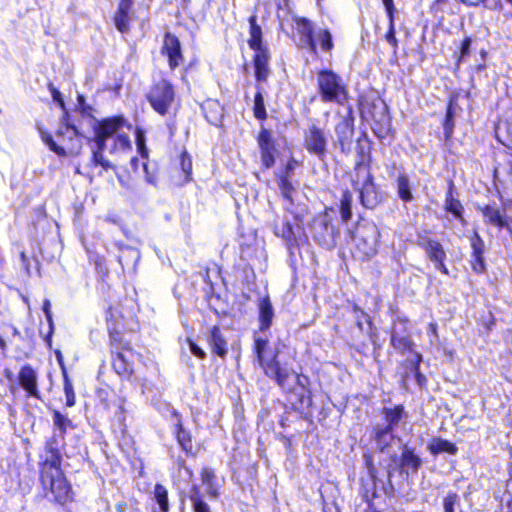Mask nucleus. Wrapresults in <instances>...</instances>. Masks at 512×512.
<instances>
[{
    "mask_svg": "<svg viewBox=\"0 0 512 512\" xmlns=\"http://www.w3.org/2000/svg\"><path fill=\"white\" fill-rule=\"evenodd\" d=\"M103 317L112 369L122 380L130 381L135 372L134 362L130 357H141L133 346V341L140 332L138 317L133 308L122 301L108 302L103 308Z\"/></svg>",
    "mask_w": 512,
    "mask_h": 512,
    "instance_id": "obj_1",
    "label": "nucleus"
},
{
    "mask_svg": "<svg viewBox=\"0 0 512 512\" xmlns=\"http://www.w3.org/2000/svg\"><path fill=\"white\" fill-rule=\"evenodd\" d=\"M252 352L264 375L274 381L286 394V400L290 408L301 414H310L313 405L312 392L303 385L300 389L287 388L291 373L286 364L280 361V351L273 350L267 338L255 336Z\"/></svg>",
    "mask_w": 512,
    "mask_h": 512,
    "instance_id": "obj_2",
    "label": "nucleus"
},
{
    "mask_svg": "<svg viewBox=\"0 0 512 512\" xmlns=\"http://www.w3.org/2000/svg\"><path fill=\"white\" fill-rule=\"evenodd\" d=\"M64 456L38 454V496L53 506L69 508L76 493L63 468Z\"/></svg>",
    "mask_w": 512,
    "mask_h": 512,
    "instance_id": "obj_3",
    "label": "nucleus"
},
{
    "mask_svg": "<svg viewBox=\"0 0 512 512\" xmlns=\"http://www.w3.org/2000/svg\"><path fill=\"white\" fill-rule=\"evenodd\" d=\"M59 122L55 137L43 123H37V131L42 142L59 157H78L82 153L85 140L79 121L72 113H65L60 116Z\"/></svg>",
    "mask_w": 512,
    "mask_h": 512,
    "instance_id": "obj_4",
    "label": "nucleus"
},
{
    "mask_svg": "<svg viewBox=\"0 0 512 512\" xmlns=\"http://www.w3.org/2000/svg\"><path fill=\"white\" fill-rule=\"evenodd\" d=\"M357 105L361 119L370 126L379 140L392 136V117L389 107L377 91L368 89L359 93Z\"/></svg>",
    "mask_w": 512,
    "mask_h": 512,
    "instance_id": "obj_5",
    "label": "nucleus"
},
{
    "mask_svg": "<svg viewBox=\"0 0 512 512\" xmlns=\"http://www.w3.org/2000/svg\"><path fill=\"white\" fill-rule=\"evenodd\" d=\"M292 21L299 36L301 48L306 49L314 56H317L319 51L332 54L335 44L330 29L321 28L315 32L314 23L304 16L294 15Z\"/></svg>",
    "mask_w": 512,
    "mask_h": 512,
    "instance_id": "obj_6",
    "label": "nucleus"
},
{
    "mask_svg": "<svg viewBox=\"0 0 512 512\" xmlns=\"http://www.w3.org/2000/svg\"><path fill=\"white\" fill-rule=\"evenodd\" d=\"M248 23L249 38L247 43L249 48L254 51L252 55L254 77L257 83H265L271 74V53L269 47L264 43L262 28L257 22L255 13L249 16Z\"/></svg>",
    "mask_w": 512,
    "mask_h": 512,
    "instance_id": "obj_7",
    "label": "nucleus"
},
{
    "mask_svg": "<svg viewBox=\"0 0 512 512\" xmlns=\"http://www.w3.org/2000/svg\"><path fill=\"white\" fill-rule=\"evenodd\" d=\"M381 232L373 221H361L355 226L352 234L353 257L367 261L378 253Z\"/></svg>",
    "mask_w": 512,
    "mask_h": 512,
    "instance_id": "obj_8",
    "label": "nucleus"
},
{
    "mask_svg": "<svg viewBox=\"0 0 512 512\" xmlns=\"http://www.w3.org/2000/svg\"><path fill=\"white\" fill-rule=\"evenodd\" d=\"M317 92L324 103H335L344 105L350 99L347 84L343 78L334 70L324 68L318 71Z\"/></svg>",
    "mask_w": 512,
    "mask_h": 512,
    "instance_id": "obj_9",
    "label": "nucleus"
},
{
    "mask_svg": "<svg viewBox=\"0 0 512 512\" xmlns=\"http://www.w3.org/2000/svg\"><path fill=\"white\" fill-rule=\"evenodd\" d=\"M145 99L155 113L165 117L177 103L175 86L168 78L155 80L146 92Z\"/></svg>",
    "mask_w": 512,
    "mask_h": 512,
    "instance_id": "obj_10",
    "label": "nucleus"
},
{
    "mask_svg": "<svg viewBox=\"0 0 512 512\" xmlns=\"http://www.w3.org/2000/svg\"><path fill=\"white\" fill-rule=\"evenodd\" d=\"M333 210L332 206H326L314 215L310 223L312 238L325 250L334 249L340 235L338 228L333 224Z\"/></svg>",
    "mask_w": 512,
    "mask_h": 512,
    "instance_id": "obj_11",
    "label": "nucleus"
},
{
    "mask_svg": "<svg viewBox=\"0 0 512 512\" xmlns=\"http://www.w3.org/2000/svg\"><path fill=\"white\" fill-rule=\"evenodd\" d=\"M53 424L58 432H53L43 443L39 454L64 456L66 452V434L68 430L75 429V424L65 414L57 409L52 410Z\"/></svg>",
    "mask_w": 512,
    "mask_h": 512,
    "instance_id": "obj_12",
    "label": "nucleus"
},
{
    "mask_svg": "<svg viewBox=\"0 0 512 512\" xmlns=\"http://www.w3.org/2000/svg\"><path fill=\"white\" fill-rule=\"evenodd\" d=\"M351 186L359 192V201L366 209H374L383 202V195L371 172L351 175Z\"/></svg>",
    "mask_w": 512,
    "mask_h": 512,
    "instance_id": "obj_13",
    "label": "nucleus"
},
{
    "mask_svg": "<svg viewBox=\"0 0 512 512\" xmlns=\"http://www.w3.org/2000/svg\"><path fill=\"white\" fill-rule=\"evenodd\" d=\"M302 146L306 152L324 161L329 153V137L325 128L313 122L303 132Z\"/></svg>",
    "mask_w": 512,
    "mask_h": 512,
    "instance_id": "obj_14",
    "label": "nucleus"
},
{
    "mask_svg": "<svg viewBox=\"0 0 512 512\" xmlns=\"http://www.w3.org/2000/svg\"><path fill=\"white\" fill-rule=\"evenodd\" d=\"M255 139L259 150L262 171L273 168L280 156V150L272 130L265 125H260Z\"/></svg>",
    "mask_w": 512,
    "mask_h": 512,
    "instance_id": "obj_15",
    "label": "nucleus"
},
{
    "mask_svg": "<svg viewBox=\"0 0 512 512\" xmlns=\"http://www.w3.org/2000/svg\"><path fill=\"white\" fill-rule=\"evenodd\" d=\"M392 461L399 476L408 479L417 475L423 467L424 459L414 446L403 444L399 455H393Z\"/></svg>",
    "mask_w": 512,
    "mask_h": 512,
    "instance_id": "obj_16",
    "label": "nucleus"
},
{
    "mask_svg": "<svg viewBox=\"0 0 512 512\" xmlns=\"http://www.w3.org/2000/svg\"><path fill=\"white\" fill-rule=\"evenodd\" d=\"M429 231L418 232L416 235V245L425 250L427 258L434 264L435 268L443 275H449L446 266V251L442 244L429 236Z\"/></svg>",
    "mask_w": 512,
    "mask_h": 512,
    "instance_id": "obj_17",
    "label": "nucleus"
},
{
    "mask_svg": "<svg viewBox=\"0 0 512 512\" xmlns=\"http://www.w3.org/2000/svg\"><path fill=\"white\" fill-rule=\"evenodd\" d=\"M124 127L131 129L132 125L128 122L123 114H117L109 117L95 120L93 126L94 141L103 146L109 138L115 137Z\"/></svg>",
    "mask_w": 512,
    "mask_h": 512,
    "instance_id": "obj_18",
    "label": "nucleus"
},
{
    "mask_svg": "<svg viewBox=\"0 0 512 512\" xmlns=\"http://www.w3.org/2000/svg\"><path fill=\"white\" fill-rule=\"evenodd\" d=\"M373 142L366 132H361L356 139V161L353 165V174L358 175L372 171Z\"/></svg>",
    "mask_w": 512,
    "mask_h": 512,
    "instance_id": "obj_19",
    "label": "nucleus"
},
{
    "mask_svg": "<svg viewBox=\"0 0 512 512\" xmlns=\"http://www.w3.org/2000/svg\"><path fill=\"white\" fill-rule=\"evenodd\" d=\"M335 133L340 152L349 155L355 134V117L351 106H348L346 115L336 124Z\"/></svg>",
    "mask_w": 512,
    "mask_h": 512,
    "instance_id": "obj_20",
    "label": "nucleus"
},
{
    "mask_svg": "<svg viewBox=\"0 0 512 512\" xmlns=\"http://www.w3.org/2000/svg\"><path fill=\"white\" fill-rule=\"evenodd\" d=\"M301 165V162L295 157L290 156L284 166L275 173V179L280 193L286 201L293 203V193L295 187L292 182L294 170Z\"/></svg>",
    "mask_w": 512,
    "mask_h": 512,
    "instance_id": "obj_21",
    "label": "nucleus"
},
{
    "mask_svg": "<svg viewBox=\"0 0 512 512\" xmlns=\"http://www.w3.org/2000/svg\"><path fill=\"white\" fill-rule=\"evenodd\" d=\"M483 217V221L487 226L495 227L499 231L506 229L512 234L510 219L507 215L505 207H499L495 202L476 207Z\"/></svg>",
    "mask_w": 512,
    "mask_h": 512,
    "instance_id": "obj_22",
    "label": "nucleus"
},
{
    "mask_svg": "<svg viewBox=\"0 0 512 512\" xmlns=\"http://www.w3.org/2000/svg\"><path fill=\"white\" fill-rule=\"evenodd\" d=\"M171 416L176 419L172 426V434L181 450L188 457H196L197 450L193 443L192 432L184 426L182 416L178 411H172Z\"/></svg>",
    "mask_w": 512,
    "mask_h": 512,
    "instance_id": "obj_23",
    "label": "nucleus"
},
{
    "mask_svg": "<svg viewBox=\"0 0 512 512\" xmlns=\"http://www.w3.org/2000/svg\"><path fill=\"white\" fill-rule=\"evenodd\" d=\"M160 53L167 59L168 67L171 71H174L184 61L181 42L171 32H165Z\"/></svg>",
    "mask_w": 512,
    "mask_h": 512,
    "instance_id": "obj_24",
    "label": "nucleus"
},
{
    "mask_svg": "<svg viewBox=\"0 0 512 512\" xmlns=\"http://www.w3.org/2000/svg\"><path fill=\"white\" fill-rule=\"evenodd\" d=\"M18 387L22 388L27 398L40 399L41 393L38 387V375L35 368L26 363L20 367L16 377Z\"/></svg>",
    "mask_w": 512,
    "mask_h": 512,
    "instance_id": "obj_25",
    "label": "nucleus"
},
{
    "mask_svg": "<svg viewBox=\"0 0 512 512\" xmlns=\"http://www.w3.org/2000/svg\"><path fill=\"white\" fill-rule=\"evenodd\" d=\"M447 189L445 192L443 209L451 214L462 225H466L467 221L464 216L465 208L461 200L458 198V190L452 178L447 179Z\"/></svg>",
    "mask_w": 512,
    "mask_h": 512,
    "instance_id": "obj_26",
    "label": "nucleus"
},
{
    "mask_svg": "<svg viewBox=\"0 0 512 512\" xmlns=\"http://www.w3.org/2000/svg\"><path fill=\"white\" fill-rule=\"evenodd\" d=\"M469 240L471 246L469 264L471 270L477 275H482L487 270V265L484 257V240L476 230H474L472 234L469 236Z\"/></svg>",
    "mask_w": 512,
    "mask_h": 512,
    "instance_id": "obj_27",
    "label": "nucleus"
},
{
    "mask_svg": "<svg viewBox=\"0 0 512 512\" xmlns=\"http://www.w3.org/2000/svg\"><path fill=\"white\" fill-rule=\"evenodd\" d=\"M134 0H119L115 13L113 15V22L116 29L122 33H128L130 24L133 19Z\"/></svg>",
    "mask_w": 512,
    "mask_h": 512,
    "instance_id": "obj_28",
    "label": "nucleus"
},
{
    "mask_svg": "<svg viewBox=\"0 0 512 512\" xmlns=\"http://www.w3.org/2000/svg\"><path fill=\"white\" fill-rule=\"evenodd\" d=\"M380 414L384 421L383 426L393 431L400 425L401 422L407 420L409 417V414L404 404L402 403L391 407H383L380 411Z\"/></svg>",
    "mask_w": 512,
    "mask_h": 512,
    "instance_id": "obj_29",
    "label": "nucleus"
},
{
    "mask_svg": "<svg viewBox=\"0 0 512 512\" xmlns=\"http://www.w3.org/2000/svg\"><path fill=\"white\" fill-rule=\"evenodd\" d=\"M379 478H360L359 494L366 503V512L376 509L375 499L378 498Z\"/></svg>",
    "mask_w": 512,
    "mask_h": 512,
    "instance_id": "obj_30",
    "label": "nucleus"
},
{
    "mask_svg": "<svg viewBox=\"0 0 512 512\" xmlns=\"http://www.w3.org/2000/svg\"><path fill=\"white\" fill-rule=\"evenodd\" d=\"M257 309L258 330L260 332H266L271 328L275 316L274 308L268 295L259 298L257 302Z\"/></svg>",
    "mask_w": 512,
    "mask_h": 512,
    "instance_id": "obj_31",
    "label": "nucleus"
},
{
    "mask_svg": "<svg viewBox=\"0 0 512 512\" xmlns=\"http://www.w3.org/2000/svg\"><path fill=\"white\" fill-rule=\"evenodd\" d=\"M179 165L176 168L175 183L183 186L192 181V157L186 148H183L178 156Z\"/></svg>",
    "mask_w": 512,
    "mask_h": 512,
    "instance_id": "obj_32",
    "label": "nucleus"
},
{
    "mask_svg": "<svg viewBox=\"0 0 512 512\" xmlns=\"http://www.w3.org/2000/svg\"><path fill=\"white\" fill-rule=\"evenodd\" d=\"M351 311L354 315L355 326L361 332H364L366 330L367 335L369 336L371 341L375 342V338H377V333L376 328L374 327L372 317L356 303H352Z\"/></svg>",
    "mask_w": 512,
    "mask_h": 512,
    "instance_id": "obj_33",
    "label": "nucleus"
},
{
    "mask_svg": "<svg viewBox=\"0 0 512 512\" xmlns=\"http://www.w3.org/2000/svg\"><path fill=\"white\" fill-rule=\"evenodd\" d=\"M384 5L386 15L388 18V29L384 34V39L391 46L393 53L396 54L399 49V41L396 37V29H395V13L396 8L394 5V0H382Z\"/></svg>",
    "mask_w": 512,
    "mask_h": 512,
    "instance_id": "obj_34",
    "label": "nucleus"
},
{
    "mask_svg": "<svg viewBox=\"0 0 512 512\" xmlns=\"http://www.w3.org/2000/svg\"><path fill=\"white\" fill-rule=\"evenodd\" d=\"M393 432V430L383 425H375L372 427L370 436L378 452L384 453L391 447L394 439Z\"/></svg>",
    "mask_w": 512,
    "mask_h": 512,
    "instance_id": "obj_35",
    "label": "nucleus"
},
{
    "mask_svg": "<svg viewBox=\"0 0 512 512\" xmlns=\"http://www.w3.org/2000/svg\"><path fill=\"white\" fill-rule=\"evenodd\" d=\"M151 499L155 503L152 512H171L172 505L170 503L169 490L162 483L154 485Z\"/></svg>",
    "mask_w": 512,
    "mask_h": 512,
    "instance_id": "obj_36",
    "label": "nucleus"
},
{
    "mask_svg": "<svg viewBox=\"0 0 512 512\" xmlns=\"http://www.w3.org/2000/svg\"><path fill=\"white\" fill-rule=\"evenodd\" d=\"M209 347L215 355L224 359L228 354V344L218 325H214L209 330Z\"/></svg>",
    "mask_w": 512,
    "mask_h": 512,
    "instance_id": "obj_37",
    "label": "nucleus"
},
{
    "mask_svg": "<svg viewBox=\"0 0 512 512\" xmlns=\"http://www.w3.org/2000/svg\"><path fill=\"white\" fill-rule=\"evenodd\" d=\"M390 345L401 355L412 354L415 359V354L418 352L415 349V343L412 341L408 333L400 335L395 330L390 334Z\"/></svg>",
    "mask_w": 512,
    "mask_h": 512,
    "instance_id": "obj_38",
    "label": "nucleus"
},
{
    "mask_svg": "<svg viewBox=\"0 0 512 512\" xmlns=\"http://www.w3.org/2000/svg\"><path fill=\"white\" fill-rule=\"evenodd\" d=\"M427 450L433 456H437L442 453L456 455L458 447L455 443L447 439L442 437H433L427 443Z\"/></svg>",
    "mask_w": 512,
    "mask_h": 512,
    "instance_id": "obj_39",
    "label": "nucleus"
},
{
    "mask_svg": "<svg viewBox=\"0 0 512 512\" xmlns=\"http://www.w3.org/2000/svg\"><path fill=\"white\" fill-rule=\"evenodd\" d=\"M274 233L276 236L283 238L289 249L299 248L300 241L296 235L294 225L289 221H283L280 226L275 225Z\"/></svg>",
    "mask_w": 512,
    "mask_h": 512,
    "instance_id": "obj_40",
    "label": "nucleus"
},
{
    "mask_svg": "<svg viewBox=\"0 0 512 512\" xmlns=\"http://www.w3.org/2000/svg\"><path fill=\"white\" fill-rule=\"evenodd\" d=\"M188 498L192 512H213L197 484L191 486Z\"/></svg>",
    "mask_w": 512,
    "mask_h": 512,
    "instance_id": "obj_41",
    "label": "nucleus"
},
{
    "mask_svg": "<svg viewBox=\"0 0 512 512\" xmlns=\"http://www.w3.org/2000/svg\"><path fill=\"white\" fill-rule=\"evenodd\" d=\"M256 89L257 90L254 94L252 112L254 118L258 120L261 123V125H264L263 123L267 120L268 113L266 110L263 89L260 85H256Z\"/></svg>",
    "mask_w": 512,
    "mask_h": 512,
    "instance_id": "obj_42",
    "label": "nucleus"
},
{
    "mask_svg": "<svg viewBox=\"0 0 512 512\" xmlns=\"http://www.w3.org/2000/svg\"><path fill=\"white\" fill-rule=\"evenodd\" d=\"M396 188L398 197L405 203L411 202L414 199L410 179L407 174L400 173L396 178Z\"/></svg>",
    "mask_w": 512,
    "mask_h": 512,
    "instance_id": "obj_43",
    "label": "nucleus"
},
{
    "mask_svg": "<svg viewBox=\"0 0 512 512\" xmlns=\"http://www.w3.org/2000/svg\"><path fill=\"white\" fill-rule=\"evenodd\" d=\"M71 111L73 115L77 113L82 118L96 120L94 116L95 108L87 102L85 95L82 93L77 94L75 107Z\"/></svg>",
    "mask_w": 512,
    "mask_h": 512,
    "instance_id": "obj_44",
    "label": "nucleus"
},
{
    "mask_svg": "<svg viewBox=\"0 0 512 512\" xmlns=\"http://www.w3.org/2000/svg\"><path fill=\"white\" fill-rule=\"evenodd\" d=\"M352 203H353L352 193L348 188H346L342 191L340 203L338 205L340 215H341V220L344 223H347L352 219V216H353Z\"/></svg>",
    "mask_w": 512,
    "mask_h": 512,
    "instance_id": "obj_45",
    "label": "nucleus"
},
{
    "mask_svg": "<svg viewBox=\"0 0 512 512\" xmlns=\"http://www.w3.org/2000/svg\"><path fill=\"white\" fill-rule=\"evenodd\" d=\"M62 378H63V391L65 394V406L73 407L76 405V394L74 391V386L72 381L69 378L68 372L65 367H62Z\"/></svg>",
    "mask_w": 512,
    "mask_h": 512,
    "instance_id": "obj_46",
    "label": "nucleus"
},
{
    "mask_svg": "<svg viewBox=\"0 0 512 512\" xmlns=\"http://www.w3.org/2000/svg\"><path fill=\"white\" fill-rule=\"evenodd\" d=\"M442 504L444 512H462L460 496L456 491H448L443 498Z\"/></svg>",
    "mask_w": 512,
    "mask_h": 512,
    "instance_id": "obj_47",
    "label": "nucleus"
},
{
    "mask_svg": "<svg viewBox=\"0 0 512 512\" xmlns=\"http://www.w3.org/2000/svg\"><path fill=\"white\" fill-rule=\"evenodd\" d=\"M42 310L46 316V320L48 322V331L45 334L44 340L49 348L52 346V336L54 333V322L53 315L51 311V302L49 299H45L42 304Z\"/></svg>",
    "mask_w": 512,
    "mask_h": 512,
    "instance_id": "obj_48",
    "label": "nucleus"
},
{
    "mask_svg": "<svg viewBox=\"0 0 512 512\" xmlns=\"http://www.w3.org/2000/svg\"><path fill=\"white\" fill-rule=\"evenodd\" d=\"M96 146V150L92 153L91 162L94 166H101L103 170L108 171L112 168V165L104 156L106 144L103 143V146H101L99 143H96Z\"/></svg>",
    "mask_w": 512,
    "mask_h": 512,
    "instance_id": "obj_49",
    "label": "nucleus"
},
{
    "mask_svg": "<svg viewBox=\"0 0 512 512\" xmlns=\"http://www.w3.org/2000/svg\"><path fill=\"white\" fill-rule=\"evenodd\" d=\"M422 360H423V357H422L421 353L415 354V359H413L411 362V365H412L411 369L415 376L418 386L423 389H427L428 380H427L426 376L420 370V365H421Z\"/></svg>",
    "mask_w": 512,
    "mask_h": 512,
    "instance_id": "obj_50",
    "label": "nucleus"
},
{
    "mask_svg": "<svg viewBox=\"0 0 512 512\" xmlns=\"http://www.w3.org/2000/svg\"><path fill=\"white\" fill-rule=\"evenodd\" d=\"M47 88L51 94L53 101L56 102L59 108L62 110L61 115H65V113H72V111L68 109L66 106L63 94L51 81L47 83Z\"/></svg>",
    "mask_w": 512,
    "mask_h": 512,
    "instance_id": "obj_51",
    "label": "nucleus"
},
{
    "mask_svg": "<svg viewBox=\"0 0 512 512\" xmlns=\"http://www.w3.org/2000/svg\"><path fill=\"white\" fill-rule=\"evenodd\" d=\"M467 6H483L490 10H502L503 3L501 0H459Z\"/></svg>",
    "mask_w": 512,
    "mask_h": 512,
    "instance_id": "obj_52",
    "label": "nucleus"
},
{
    "mask_svg": "<svg viewBox=\"0 0 512 512\" xmlns=\"http://www.w3.org/2000/svg\"><path fill=\"white\" fill-rule=\"evenodd\" d=\"M456 114L446 111L442 121L444 139L450 141L454 134Z\"/></svg>",
    "mask_w": 512,
    "mask_h": 512,
    "instance_id": "obj_53",
    "label": "nucleus"
},
{
    "mask_svg": "<svg viewBox=\"0 0 512 512\" xmlns=\"http://www.w3.org/2000/svg\"><path fill=\"white\" fill-rule=\"evenodd\" d=\"M145 179L148 183L156 185L159 180V168L156 163L146 161L143 163Z\"/></svg>",
    "mask_w": 512,
    "mask_h": 512,
    "instance_id": "obj_54",
    "label": "nucleus"
},
{
    "mask_svg": "<svg viewBox=\"0 0 512 512\" xmlns=\"http://www.w3.org/2000/svg\"><path fill=\"white\" fill-rule=\"evenodd\" d=\"M145 130L141 127L135 129V143L137 150L142 158H148V149L146 146Z\"/></svg>",
    "mask_w": 512,
    "mask_h": 512,
    "instance_id": "obj_55",
    "label": "nucleus"
},
{
    "mask_svg": "<svg viewBox=\"0 0 512 512\" xmlns=\"http://www.w3.org/2000/svg\"><path fill=\"white\" fill-rule=\"evenodd\" d=\"M131 148V141L127 134L118 133L113 137L112 151H128Z\"/></svg>",
    "mask_w": 512,
    "mask_h": 512,
    "instance_id": "obj_56",
    "label": "nucleus"
},
{
    "mask_svg": "<svg viewBox=\"0 0 512 512\" xmlns=\"http://www.w3.org/2000/svg\"><path fill=\"white\" fill-rule=\"evenodd\" d=\"M363 467L366 469L369 478H379L373 454L369 450L363 453Z\"/></svg>",
    "mask_w": 512,
    "mask_h": 512,
    "instance_id": "obj_57",
    "label": "nucleus"
},
{
    "mask_svg": "<svg viewBox=\"0 0 512 512\" xmlns=\"http://www.w3.org/2000/svg\"><path fill=\"white\" fill-rule=\"evenodd\" d=\"M473 39L471 36H465L460 44L458 53H455L456 64L459 65L469 54Z\"/></svg>",
    "mask_w": 512,
    "mask_h": 512,
    "instance_id": "obj_58",
    "label": "nucleus"
},
{
    "mask_svg": "<svg viewBox=\"0 0 512 512\" xmlns=\"http://www.w3.org/2000/svg\"><path fill=\"white\" fill-rule=\"evenodd\" d=\"M216 108H219V104L217 102H208L206 106L203 108L204 115L207 121L214 125H216L217 122L221 121L222 119L221 113H219L218 115H210V111H213Z\"/></svg>",
    "mask_w": 512,
    "mask_h": 512,
    "instance_id": "obj_59",
    "label": "nucleus"
},
{
    "mask_svg": "<svg viewBox=\"0 0 512 512\" xmlns=\"http://www.w3.org/2000/svg\"><path fill=\"white\" fill-rule=\"evenodd\" d=\"M460 98L459 91H453L449 94L446 102V111L456 114L457 110L460 109L458 101Z\"/></svg>",
    "mask_w": 512,
    "mask_h": 512,
    "instance_id": "obj_60",
    "label": "nucleus"
},
{
    "mask_svg": "<svg viewBox=\"0 0 512 512\" xmlns=\"http://www.w3.org/2000/svg\"><path fill=\"white\" fill-rule=\"evenodd\" d=\"M200 479L203 485L211 486L215 481V472L212 468L203 467L200 470Z\"/></svg>",
    "mask_w": 512,
    "mask_h": 512,
    "instance_id": "obj_61",
    "label": "nucleus"
},
{
    "mask_svg": "<svg viewBox=\"0 0 512 512\" xmlns=\"http://www.w3.org/2000/svg\"><path fill=\"white\" fill-rule=\"evenodd\" d=\"M481 325L486 329V331H491L493 326L495 325V317L491 311H488L485 315H482Z\"/></svg>",
    "mask_w": 512,
    "mask_h": 512,
    "instance_id": "obj_62",
    "label": "nucleus"
},
{
    "mask_svg": "<svg viewBox=\"0 0 512 512\" xmlns=\"http://www.w3.org/2000/svg\"><path fill=\"white\" fill-rule=\"evenodd\" d=\"M191 353L199 359L206 358V352L193 340L188 339Z\"/></svg>",
    "mask_w": 512,
    "mask_h": 512,
    "instance_id": "obj_63",
    "label": "nucleus"
},
{
    "mask_svg": "<svg viewBox=\"0 0 512 512\" xmlns=\"http://www.w3.org/2000/svg\"><path fill=\"white\" fill-rule=\"evenodd\" d=\"M351 347H353L359 354L366 355L367 344L363 341L358 340L355 337H352Z\"/></svg>",
    "mask_w": 512,
    "mask_h": 512,
    "instance_id": "obj_64",
    "label": "nucleus"
}]
</instances>
